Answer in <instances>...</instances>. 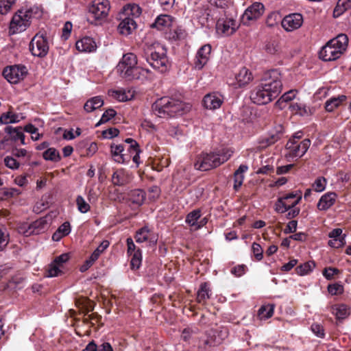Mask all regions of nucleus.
<instances>
[{
  "instance_id": "obj_1",
  "label": "nucleus",
  "mask_w": 351,
  "mask_h": 351,
  "mask_svg": "<svg viewBox=\"0 0 351 351\" xmlns=\"http://www.w3.org/2000/svg\"><path fill=\"white\" fill-rule=\"evenodd\" d=\"M191 106L178 99L165 97L158 99L153 105L154 113L161 118H169L182 115L189 111Z\"/></svg>"
},
{
  "instance_id": "obj_2",
  "label": "nucleus",
  "mask_w": 351,
  "mask_h": 351,
  "mask_svg": "<svg viewBox=\"0 0 351 351\" xmlns=\"http://www.w3.org/2000/svg\"><path fill=\"white\" fill-rule=\"evenodd\" d=\"M142 56L154 69L161 73L168 71L169 64L166 50L159 43H145Z\"/></svg>"
},
{
  "instance_id": "obj_3",
  "label": "nucleus",
  "mask_w": 351,
  "mask_h": 351,
  "mask_svg": "<svg viewBox=\"0 0 351 351\" xmlns=\"http://www.w3.org/2000/svg\"><path fill=\"white\" fill-rule=\"evenodd\" d=\"M232 153L233 152L230 149H223L218 152H202L196 156L194 167L202 171L215 169L226 162Z\"/></svg>"
},
{
  "instance_id": "obj_4",
  "label": "nucleus",
  "mask_w": 351,
  "mask_h": 351,
  "mask_svg": "<svg viewBox=\"0 0 351 351\" xmlns=\"http://www.w3.org/2000/svg\"><path fill=\"white\" fill-rule=\"evenodd\" d=\"M348 38L346 34H341L336 38L329 40L319 51V58L325 61H334L346 51Z\"/></svg>"
},
{
  "instance_id": "obj_5",
  "label": "nucleus",
  "mask_w": 351,
  "mask_h": 351,
  "mask_svg": "<svg viewBox=\"0 0 351 351\" xmlns=\"http://www.w3.org/2000/svg\"><path fill=\"white\" fill-rule=\"evenodd\" d=\"M34 11L31 9L20 10L13 16L10 24L12 34L24 32L31 24Z\"/></svg>"
},
{
  "instance_id": "obj_6",
  "label": "nucleus",
  "mask_w": 351,
  "mask_h": 351,
  "mask_svg": "<svg viewBox=\"0 0 351 351\" xmlns=\"http://www.w3.org/2000/svg\"><path fill=\"white\" fill-rule=\"evenodd\" d=\"M281 74L277 69H272L264 74L261 80V84L265 86L264 88L271 92L273 97H278L281 93L282 84L281 80Z\"/></svg>"
},
{
  "instance_id": "obj_7",
  "label": "nucleus",
  "mask_w": 351,
  "mask_h": 351,
  "mask_svg": "<svg viewBox=\"0 0 351 351\" xmlns=\"http://www.w3.org/2000/svg\"><path fill=\"white\" fill-rule=\"evenodd\" d=\"M310 145L311 141L308 138H305L300 142L295 139H289L286 145V149L288 151L286 156L300 158L307 152Z\"/></svg>"
},
{
  "instance_id": "obj_8",
  "label": "nucleus",
  "mask_w": 351,
  "mask_h": 351,
  "mask_svg": "<svg viewBox=\"0 0 351 351\" xmlns=\"http://www.w3.org/2000/svg\"><path fill=\"white\" fill-rule=\"evenodd\" d=\"M29 50L34 56L45 57L49 51L47 38L43 34H36L29 43Z\"/></svg>"
},
{
  "instance_id": "obj_9",
  "label": "nucleus",
  "mask_w": 351,
  "mask_h": 351,
  "mask_svg": "<svg viewBox=\"0 0 351 351\" xmlns=\"http://www.w3.org/2000/svg\"><path fill=\"white\" fill-rule=\"evenodd\" d=\"M27 74V69L23 65H13L4 69L3 75L11 84H17Z\"/></svg>"
},
{
  "instance_id": "obj_10",
  "label": "nucleus",
  "mask_w": 351,
  "mask_h": 351,
  "mask_svg": "<svg viewBox=\"0 0 351 351\" xmlns=\"http://www.w3.org/2000/svg\"><path fill=\"white\" fill-rule=\"evenodd\" d=\"M302 197L298 196L293 193H291L285 196L279 197L275 204V210L280 213H284L290 208L295 207L300 201Z\"/></svg>"
},
{
  "instance_id": "obj_11",
  "label": "nucleus",
  "mask_w": 351,
  "mask_h": 351,
  "mask_svg": "<svg viewBox=\"0 0 351 351\" xmlns=\"http://www.w3.org/2000/svg\"><path fill=\"white\" fill-rule=\"evenodd\" d=\"M110 10L108 0H93L89 8V13L96 19L102 20L107 17Z\"/></svg>"
},
{
  "instance_id": "obj_12",
  "label": "nucleus",
  "mask_w": 351,
  "mask_h": 351,
  "mask_svg": "<svg viewBox=\"0 0 351 351\" xmlns=\"http://www.w3.org/2000/svg\"><path fill=\"white\" fill-rule=\"evenodd\" d=\"M263 88L265 86L260 84L251 93L252 101L258 105L267 104L276 98V97H273L272 93L269 92L268 89Z\"/></svg>"
},
{
  "instance_id": "obj_13",
  "label": "nucleus",
  "mask_w": 351,
  "mask_h": 351,
  "mask_svg": "<svg viewBox=\"0 0 351 351\" xmlns=\"http://www.w3.org/2000/svg\"><path fill=\"white\" fill-rule=\"evenodd\" d=\"M303 16L300 13H292L285 16L282 21V27L286 32H293L299 29L303 23Z\"/></svg>"
},
{
  "instance_id": "obj_14",
  "label": "nucleus",
  "mask_w": 351,
  "mask_h": 351,
  "mask_svg": "<svg viewBox=\"0 0 351 351\" xmlns=\"http://www.w3.org/2000/svg\"><path fill=\"white\" fill-rule=\"evenodd\" d=\"M150 71L148 69H143L136 65L121 71V76L127 80H144L148 77Z\"/></svg>"
},
{
  "instance_id": "obj_15",
  "label": "nucleus",
  "mask_w": 351,
  "mask_h": 351,
  "mask_svg": "<svg viewBox=\"0 0 351 351\" xmlns=\"http://www.w3.org/2000/svg\"><path fill=\"white\" fill-rule=\"evenodd\" d=\"M237 27L236 21L230 18L219 19L216 24L217 33L224 36L232 35L236 32Z\"/></svg>"
},
{
  "instance_id": "obj_16",
  "label": "nucleus",
  "mask_w": 351,
  "mask_h": 351,
  "mask_svg": "<svg viewBox=\"0 0 351 351\" xmlns=\"http://www.w3.org/2000/svg\"><path fill=\"white\" fill-rule=\"evenodd\" d=\"M210 53L211 46L209 44L204 45L198 49L194 61L195 69L201 70L207 64Z\"/></svg>"
},
{
  "instance_id": "obj_17",
  "label": "nucleus",
  "mask_w": 351,
  "mask_h": 351,
  "mask_svg": "<svg viewBox=\"0 0 351 351\" xmlns=\"http://www.w3.org/2000/svg\"><path fill=\"white\" fill-rule=\"evenodd\" d=\"M223 96L218 92H213L206 94L203 99L204 106L208 110L219 108L223 103Z\"/></svg>"
},
{
  "instance_id": "obj_18",
  "label": "nucleus",
  "mask_w": 351,
  "mask_h": 351,
  "mask_svg": "<svg viewBox=\"0 0 351 351\" xmlns=\"http://www.w3.org/2000/svg\"><path fill=\"white\" fill-rule=\"evenodd\" d=\"M265 10V7L263 3L259 2H255L249 6L243 14V21L245 23V21H255L261 16Z\"/></svg>"
},
{
  "instance_id": "obj_19",
  "label": "nucleus",
  "mask_w": 351,
  "mask_h": 351,
  "mask_svg": "<svg viewBox=\"0 0 351 351\" xmlns=\"http://www.w3.org/2000/svg\"><path fill=\"white\" fill-rule=\"evenodd\" d=\"M119 19L121 22L118 25V31L121 34L130 35L136 28V23L133 18L119 15Z\"/></svg>"
},
{
  "instance_id": "obj_20",
  "label": "nucleus",
  "mask_w": 351,
  "mask_h": 351,
  "mask_svg": "<svg viewBox=\"0 0 351 351\" xmlns=\"http://www.w3.org/2000/svg\"><path fill=\"white\" fill-rule=\"evenodd\" d=\"M131 180V174L124 169H117L112 176V182L115 186H124Z\"/></svg>"
},
{
  "instance_id": "obj_21",
  "label": "nucleus",
  "mask_w": 351,
  "mask_h": 351,
  "mask_svg": "<svg viewBox=\"0 0 351 351\" xmlns=\"http://www.w3.org/2000/svg\"><path fill=\"white\" fill-rule=\"evenodd\" d=\"M76 49L81 52L91 53L97 49V45L93 38L86 36L77 40L75 44Z\"/></svg>"
},
{
  "instance_id": "obj_22",
  "label": "nucleus",
  "mask_w": 351,
  "mask_h": 351,
  "mask_svg": "<svg viewBox=\"0 0 351 351\" xmlns=\"http://www.w3.org/2000/svg\"><path fill=\"white\" fill-rule=\"evenodd\" d=\"M342 229H333L329 234L328 237L332 239L328 241V245L332 247L339 248L343 246L346 243V235L342 236Z\"/></svg>"
},
{
  "instance_id": "obj_23",
  "label": "nucleus",
  "mask_w": 351,
  "mask_h": 351,
  "mask_svg": "<svg viewBox=\"0 0 351 351\" xmlns=\"http://www.w3.org/2000/svg\"><path fill=\"white\" fill-rule=\"evenodd\" d=\"M137 65V57L133 53H128L123 55L122 60L117 66V71L121 73L122 71L130 69Z\"/></svg>"
},
{
  "instance_id": "obj_24",
  "label": "nucleus",
  "mask_w": 351,
  "mask_h": 351,
  "mask_svg": "<svg viewBox=\"0 0 351 351\" xmlns=\"http://www.w3.org/2000/svg\"><path fill=\"white\" fill-rule=\"evenodd\" d=\"M337 195L335 193L329 192L321 197L317 204V208L320 210H326L335 202Z\"/></svg>"
},
{
  "instance_id": "obj_25",
  "label": "nucleus",
  "mask_w": 351,
  "mask_h": 351,
  "mask_svg": "<svg viewBox=\"0 0 351 351\" xmlns=\"http://www.w3.org/2000/svg\"><path fill=\"white\" fill-rule=\"evenodd\" d=\"M5 132L10 135L11 141L16 142L20 140L22 145H25V134L21 127L7 126L5 128Z\"/></svg>"
},
{
  "instance_id": "obj_26",
  "label": "nucleus",
  "mask_w": 351,
  "mask_h": 351,
  "mask_svg": "<svg viewBox=\"0 0 351 351\" xmlns=\"http://www.w3.org/2000/svg\"><path fill=\"white\" fill-rule=\"evenodd\" d=\"M236 82L239 87L245 86L253 80L252 73L246 68H242L236 75Z\"/></svg>"
},
{
  "instance_id": "obj_27",
  "label": "nucleus",
  "mask_w": 351,
  "mask_h": 351,
  "mask_svg": "<svg viewBox=\"0 0 351 351\" xmlns=\"http://www.w3.org/2000/svg\"><path fill=\"white\" fill-rule=\"evenodd\" d=\"M293 112L300 116H309L313 114L315 109L302 103H293L290 105Z\"/></svg>"
},
{
  "instance_id": "obj_28",
  "label": "nucleus",
  "mask_w": 351,
  "mask_h": 351,
  "mask_svg": "<svg viewBox=\"0 0 351 351\" xmlns=\"http://www.w3.org/2000/svg\"><path fill=\"white\" fill-rule=\"evenodd\" d=\"M111 153L114 160L119 163H125L128 161L125 155L122 154L124 150L123 145L112 144L110 146Z\"/></svg>"
},
{
  "instance_id": "obj_29",
  "label": "nucleus",
  "mask_w": 351,
  "mask_h": 351,
  "mask_svg": "<svg viewBox=\"0 0 351 351\" xmlns=\"http://www.w3.org/2000/svg\"><path fill=\"white\" fill-rule=\"evenodd\" d=\"M141 14V8L136 4H128L123 7L122 13L119 15L122 16H130L131 18L138 17Z\"/></svg>"
},
{
  "instance_id": "obj_30",
  "label": "nucleus",
  "mask_w": 351,
  "mask_h": 351,
  "mask_svg": "<svg viewBox=\"0 0 351 351\" xmlns=\"http://www.w3.org/2000/svg\"><path fill=\"white\" fill-rule=\"evenodd\" d=\"M104 105V100L100 96H96L88 99L84 104V108L87 112H91Z\"/></svg>"
},
{
  "instance_id": "obj_31",
  "label": "nucleus",
  "mask_w": 351,
  "mask_h": 351,
  "mask_svg": "<svg viewBox=\"0 0 351 351\" xmlns=\"http://www.w3.org/2000/svg\"><path fill=\"white\" fill-rule=\"evenodd\" d=\"M172 20L173 18L170 15H160L156 18L152 27L162 30L164 27H170L172 24Z\"/></svg>"
},
{
  "instance_id": "obj_32",
  "label": "nucleus",
  "mask_w": 351,
  "mask_h": 351,
  "mask_svg": "<svg viewBox=\"0 0 351 351\" xmlns=\"http://www.w3.org/2000/svg\"><path fill=\"white\" fill-rule=\"evenodd\" d=\"M23 117L19 114L14 113L12 111L3 113L0 117V122L2 124L16 123H19Z\"/></svg>"
},
{
  "instance_id": "obj_33",
  "label": "nucleus",
  "mask_w": 351,
  "mask_h": 351,
  "mask_svg": "<svg viewBox=\"0 0 351 351\" xmlns=\"http://www.w3.org/2000/svg\"><path fill=\"white\" fill-rule=\"evenodd\" d=\"M211 295V291L207 282L200 285L197 291V301L198 303L204 304L206 300L209 299Z\"/></svg>"
},
{
  "instance_id": "obj_34",
  "label": "nucleus",
  "mask_w": 351,
  "mask_h": 351,
  "mask_svg": "<svg viewBox=\"0 0 351 351\" xmlns=\"http://www.w3.org/2000/svg\"><path fill=\"white\" fill-rule=\"evenodd\" d=\"M330 311L338 319H345L350 314L349 308L343 304L332 306Z\"/></svg>"
},
{
  "instance_id": "obj_35",
  "label": "nucleus",
  "mask_w": 351,
  "mask_h": 351,
  "mask_svg": "<svg viewBox=\"0 0 351 351\" xmlns=\"http://www.w3.org/2000/svg\"><path fill=\"white\" fill-rule=\"evenodd\" d=\"M347 99L346 95H341L336 97H332L327 100L325 103V108L328 112H332L335 108H338Z\"/></svg>"
},
{
  "instance_id": "obj_36",
  "label": "nucleus",
  "mask_w": 351,
  "mask_h": 351,
  "mask_svg": "<svg viewBox=\"0 0 351 351\" xmlns=\"http://www.w3.org/2000/svg\"><path fill=\"white\" fill-rule=\"evenodd\" d=\"M248 167L245 165H241L238 169L234 173V189L237 191L243 184L244 180L243 173L247 171Z\"/></svg>"
},
{
  "instance_id": "obj_37",
  "label": "nucleus",
  "mask_w": 351,
  "mask_h": 351,
  "mask_svg": "<svg viewBox=\"0 0 351 351\" xmlns=\"http://www.w3.org/2000/svg\"><path fill=\"white\" fill-rule=\"evenodd\" d=\"M145 198V193L143 190L135 189L129 194V201L136 206L141 205Z\"/></svg>"
},
{
  "instance_id": "obj_38",
  "label": "nucleus",
  "mask_w": 351,
  "mask_h": 351,
  "mask_svg": "<svg viewBox=\"0 0 351 351\" xmlns=\"http://www.w3.org/2000/svg\"><path fill=\"white\" fill-rule=\"evenodd\" d=\"M30 226V233L32 234H38L42 232H44L47 226V221L44 218H40L32 223Z\"/></svg>"
},
{
  "instance_id": "obj_39",
  "label": "nucleus",
  "mask_w": 351,
  "mask_h": 351,
  "mask_svg": "<svg viewBox=\"0 0 351 351\" xmlns=\"http://www.w3.org/2000/svg\"><path fill=\"white\" fill-rule=\"evenodd\" d=\"M201 217V211L199 209L193 210L186 217L185 222L195 230V226L198 224V220Z\"/></svg>"
},
{
  "instance_id": "obj_40",
  "label": "nucleus",
  "mask_w": 351,
  "mask_h": 351,
  "mask_svg": "<svg viewBox=\"0 0 351 351\" xmlns=\"http://www.w3.org/2000/svg\"><path fill=\"white\" fill-rule=\"evenodd\" d=\"M278 128L279 130L275 133H271L268 137H266L263 140V147L269 146L281 138L282 135V127L279 125Z\"/></svg>"
},
{
  "instance_id": "obj_41",
  "label": "nucleus",
  "mask_w": 351,
  "mask_h": 351,
  "mask_svg": "<svg viewBox=\"0 0 351 351\" xmlns=\"http://www.w3.org/2000/svg\"><path fill=\"white\" fill-rule=\"evenodd\" d=\"M350 8L351 0H338L337 5L334 10V16L335 17L339 16Z\"/></svg>"
},
{
  "instance_id": "obj_42",
  "label": "nucleus",
  "mask_w": 351,
  "mask_h": 351,
  "mask_svg": "<svg viewBox=\"0 0 351 351\" xmlns=\"http://www.w3.org/2000/svg\"><path fill=\"white\" fill-rule=\"evenodd\" d=\"M315 267V264L313 261H308L298 266L295 271L298 274L304 276L312 271Z\"/></svg>"
},
{
  "instance_id": "obj_43",
  "label": "nucleus",
  "mask_w": 351,
  "mask_h": 351,
  "mask_svg": "<svg viewBox=\"0 0 351 351\" xmlns=\"http://www.w3.org/2000/svg\"><path fill=\"white\" fill-rule=\"evenodd\" d=\"M62 269L60 266L53 261L48 265L45 276L49 278L58 276L62 273Z\"/></svg>"
},
{
  "instance_id": "obj_44",
  "label": "nucleus",
  "mask_w": 351,
  "mask_h": 351,
  "mask_svg": "<svg viewBox=\"0 0 351 351\" xmlns=\"http://www.w3.org/2000/svg\"><path fill=\"white\" fill-rule=\"evenodd\" d=\"M43 156L46 160L58 162L60 160L59 152L53 147L49 148L45 151L43 152Z\"/></svg>"
},
{
  "instance_id": "obj_45",
  "label": "nucleus",
  "mask_w": 351,
  "mask_h": 351,
  "mask_svg": "<svg viewBox=\"0 0 351 351\" xmlns=\"http://www.w3.org/2000/svg\"><path fill=\"white\" fill-rule=\"evenodd\" d=\"M150 234L149 230L147 227H143L136 232L135 239L137 243H143L148 240Z\"/></svg>"
},
{
  "instance_id": "obj_46",
  "label": "nucleus",
  "mask_w": 351,
  "mask_h": 351,
  "mask_svg": "<svg viewBox=\"0 0 351 351\" xmlns=\"http://www.w3.org/2000/svg\"><path fill=\"white\" fill-rule=\"evenodd\" d=\"M142 261V254L141 251L138 249L136 252H134V254L132 255V258L130 261V267L132 269H138Z\"/></svg>"
},
{
  "instance_id": "obj_47",
  "label": "nucleus",
  "mask_w": 351,
  "mask_h": 351,
  "mask_svg": "<svg viewBox=\"0 0 351 351\" xmlns=\"http://www.w3.org/2000/svg\"><path fill=\"white\" fill-rule=\"evenodd\" d=\"M274 309L273 305L262 306L258 310V315L261 319H268L273 315Z\"/></svg>"
},
{
  "instance_id": "obj_48",
  "label": "nucleus",
  "mask_w": 351,
  "mask_h": 351,
  "mask_svg": "<svg viewBox=\"0 0 351 351\" xmlns=\"http://www.w3.org/2000/svg\"><path fill=\"white\" fill-rule=\"evenodd\" d=\"M76 204L78 210L82 213H86L90 210V205L85 201L84 198L81 195H78L76 198Z\"/></svg>"
},
{
  "instance_id": "obj_49",
  "label": "nucleus",
  "mask_w": 351,
  "mask_h": 351,
  "mask_svg": "<svg viewBox=\"0 0 351 351\" xmlns=\"http://www.w3.org/2000/svg\"><path fill=\"white\" fill-rule=\"evenodd\" d=\"M116 111L112 108H109L106 110L102 114L99 121L96 124V126H99L101 124L108 122L112 118H113L116 115Z\"/></svg>"
},
{
  "instance_id": "obj_50",
  "label": "nucleus",
  "mask_w": 351,
  "mask_h": 351,
  "mask_svg": "<svg viewBox=\"0 0 351 351\" xmlns=\"http://www.w3.org/2000/svg\"><path fill=\"white\" fill-rule=\"evenodd\" d=\"M326 184V179L323 177H319L315 180V181L313 185V187L315 191L322 192L325 189Z\"/></svg>"
},
{
  "instance_id": "obj_51",
  "label": "nucleus",
  "mask_w": 351,
  "mask_h": 351,
  "mask_svg": "<svg viewBox=\"0 0 351 351\" xmlns=\"http://www.w3.org/2000/svg\"><path fill=\"white\" fill-rule=\"evenodd\" d=\"M340 271L335 267H326L323 270L322 274L327 280H332L335 275L339 274Z\"/></svg>"
},
{
  "instance_id": "obj_52",
  "label": "nucleus",
  "mask_w": 351,
  "mask_h": 351,
  "mask_svg": "<svg viewBox=\"0 0 351 351\" xmlns=\"http://www.w3.org/2000/svg\"><path fill=\"white\" fill-rule=\"evenodd\" d=\"M111 96L119 101H125L130 99L125 92L122 90H112Z\"/></svg>"
},
{
  "instance_id": "obj_53",
  "label": "nucleus",
  "mask_w": 351,
  "mask_h": 351,
  "mask_svg": "<svg viewBox=\"0 0 351 351\" xmlns=\"http://www.w3.org/2000/svg\"><path fill=\"white\" fill-rule=\"evenodd\" d=\"M4 163L11 169H17L19 167V162L12 156H6L4 158Z\"/></svg>"
},
{
  "instance_id": "obj_54",
  "label": "nucleus",
  "mask_w": 351,
  "mask_h": 351,
  "mask_svg": "<svg viewBox=\"0 0 351 351\" xmlns=\"http://www.w3.org/2000/svg\"><path fill=\"white\" fill-rule=\"evenodd\" d=\"M252 250L253 252L254 257L257 261L262 260L263 251L261 246L258 243H254L252 246Z\"/></svg>"
},
{
  "instance_id": "obj_55",
  "label": "nucleus",
  "mask_w": 351,
  "mask_h": 351,
  "mask_svg": "<svg viewBox=\"0 0 351 351\" xmlns=\"http://www.w3.org/2000/svg\"><path fill=\"white\" fill-rule=\"evenodd\" d=\"M14 3L6 0H0V14H6L10 10Z\"/></svg>"
},
{
  "instance_id": "obj_56",
  "label": "nucleus",
  "mask_w": 351,
  "mask_h": 351,
  "mask_svg": "<svg viewBox=\"0 0 351 351\" xmlns=\"http://www.w3.org/2000/svg\"><path fill=\"white\" fill-rule=\"evenodd\" d=\"M328 291L331 295H335L341 293L343 291V287L342 285L335 283L329 285L328 286Z\"/></svg>"
},
{
  "instance_id": "obj_57",
  "label": "nucleus",
  "mask_w": 351,
  "mask_h": 351,
  "mask_svg": "<svg viewBox=\"0 0 351 351\" xmlns=\"http://www.w3.org/2000/svg\"><path fill=\"white\" fill-rule=\"evenodd\" d=\"M312 332L318 337L323 338L324 337V327L319 324H313L311 325Z\"/></svg>"
},
{
  "instance_id": "obj_58",
  "label": "nucleus",
  "mask_w": 351,
  "mask_h": 351,
  "mask_svg": "<svg viewBox=\"0 0 351 351\" xmlns=\"http://www.w3.org/2000/svg\"><path fill=\"white\" fill-rule=\"evenodd\" d=\"M119 131L118 129L112 128L103 131L102 135L106 138H112L119 135Z\"/></svg>"
},
{
  "instance_id": "obj_59",
  "label": "nucleus",
  "mask_w": 351,
  "mask_h": 351,
  "mask_svg": "<svg viewBox=\"0 0 351 351\" xmlns=\"http://www.w3.org/2000/svg\"><path fill=\"white\" fill-rule=\"evenodd\" d=\"M296 95L295 90H291L289 91H287L284 95L281 96V97L279 99L280 102H288L289 101H291L295 98Z\"/></svg>"
},
{
  "instance_id": "obj_60",
  "label": "nucleus",
  "mask_w": 351,
  "mask_h": 351,
  "mask_svg": "<svg viewBox=\"0 0 351 351\" xmlns=\"http://www.w3.org/2000/svg\"><path fill=\"white\" fill-rule=\"evenodd\" d=\"M8 243V234L5 230L0 229V250H2Z\"/></svg>"
},
{
  "instance_id": "obj_61",
  "label": "nucleus",
  "mask_w": 351,
  "mask_h": 351,
  "mask_svg": "<svg viewBox=\"0 0 351 351\" xmlns=\"http://www.w3.org/2000/svg\"><path fill=\"white\" fill-rule=\"evenodd\" d=\"M69 259V254H62L58 256H57L53 262L56 264H58L59 266H60L62 268H63V264L67 262Z\"/></svg>"
},
{
  "instance_id": "obj_62",
  "label": "nucleus",
  "mask_w": 351,
  "mask_h": 351,
  "mask_svg": "<svg viewBox=\"0 0 351 351\" xmlns=\"http://www.w3.org/2000/svg\"><path fill=\"white\" fill-rule=\"evenodd\" d=\"M58 231L64 237L68 235L71 232V226L68 221L63 223L58 229Z\"/></svg>"
},
{
  "instance_id": "obj_63",
  "label": "nucleus",
  "mask_w": 351,
  "mask_h": 351,
  "mask_svg": "<svg viewBox=\"0 0 351 351\" xmlns=\"http://www.w3.org/2000/svg\"><path fill=\"white\" fill-rule=\"evenodd\" d=\"M278 16L277 13L273 12L267 17L266 24L268 27H274L277 24L276 18Z\"/></svg>"
},
{
  "instance_id": "obj_64",
  "label": "nucleus",
  "mask_w": 351,
  "mask_h": 351,
  "mask_svg": "<svg viewBox=\"0 0 351 351\" xmlns=\"http://www.w3.org/2000/svg\"><path fill=\"white\" fill-rule=\"evenodd\" d=\"M18 231L19 233L23 234L25 237L32 235V233H30V226L28 223H24L20 226L18 228Z\"/></svg>"
}]
</instances>
